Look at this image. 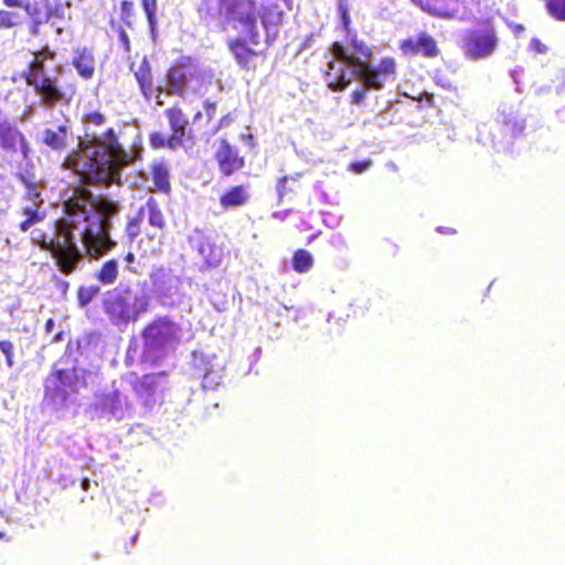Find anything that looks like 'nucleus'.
I'll return each mask as SVG.
<instances>
[{"label":"nucleus","mask_w":565,"mask_h":565,"mask_svg":"<svg viewBox=\"0 0 565 565\" xmlns=\"http://www.w3.org/2000/svg\"><path fill=\"white\" fill-rule=\"evenodd\" d=\"M367 166H369V163H366V162H358V163H353L352 168L356 172H362L367 168Z\"/></svg>","instance_id":"5fc2aeb1"},{"label":"nucleus","mask_w":565,"mask_h":565,"mask_svg":"<svg viewBox=\"0 0 565 565\" xmlns=\"http://www.w3.org/2000/svg\"><path fill=\"white\" fill-rule=\"evenodd\" d=\"M82 121L85 125V134L94 132L90 129L102 127L106 122V117L100 111L93 110L84 114Z\"/></svg>","instance_id":"4c0bfd02"},{"label":"nucleus","mask_w":565,"mask_h":565,"mask_svg":"<svg viewBox=\"0 0 565 565\" xmlns=\"http://www.w3.org/2000/svg\"><path fill=\"white\" fill-rule=\"evenodd\" d=\"M118 13L119 20L124 26H126L129 30L135 29L138 20V14L134 1L121 0L119 2Z\"/></svg>","instance_id":"2f4dec72"},{"label":"nucleus","mask_w":565,"mask_h":565,"mask_svg":"<svg viewBox=\"0 0 565 565\" xmlns=\"http://www.w3.org/2000/svg\"><path fill=\"white\" fill-rule=\"evenodd\" d=\"M147 239H148L150 243H154V241H156V236H154V234H147Z\"/></svg>","instance_id":"052dcab7"},{"label":"nucleus","mask_w":565,"mask_h":565,"mask_svg":"<svg viewBox=\"0 0 565 565\" xmlns=\"http://www.w3.org/2000/svg\"><path fill=\"white\" fill-rule=\"evenodd\" d=\"M203 109H204L206 124H209L212 121V119L214 118V116L216 114V102L211 100V99H205L203 102Z\"/></svg>","instance_id":"49530a36"},{"label":"nucleus","mask_w":565,"mask_h":565,"mask_svg":"<svg viewBox=\"0 0 565 565\" xmlns=\"http://www.w3.org/2000/svg\"><path fill=\"white\" fill-rule=\"evenodd\" d=\"M54 327H55V321L53 318H50L45 321L44 323V331L45 333L50 334L53 332L54 330Z\"/></svg>","instance_id":"864d4df0"},{"label":"nucleus","mask_w":565,"mask_h":565,"mask_svg":"<svg viewBox=\"0 0 565 565\" xmlns=\"http://www.w3.org/2000/svg\"><path fill=\"white\" fill-rule=\"evenodd\" d=\"M34 58L32 61L40 62L44 67V62L46 60H53L55 57V53L51 51L47 46L42 47L40 51L33 53Z\"/></svg>","instance_id":"c03bdc74"},{"label":"nucleus","mask_w":565,"mask_h":565,"mask_svg":"<svg viewBox=\"0 0 565 565\" xmlns=\"http://www.w3.org/2000/svg\"><path fill=\"white\" fill-rule=\"evenodd\" d=\"M64 211L77 226L84 254L89 259L98 260L117 246L110 235V222L121 211L119 200L106 193L94 194L77 184L64 201Z\"/></svg>","instance_id":"f257e3e1"},{"label":"nucleus","mask_w":565,"mask_h":565,"mask_svg":"<svg viewBox=\"0 0 565 565\" xmlns=\"http://www.w3.org/2000/svg\"><path fill=\"white\" fill-rule=\"evenodd\" d=\"M9 9L7 7L0 9V31L15 29L23 23L20 13Z\"/></svg>","instance_id":"f704fd0d"},{"label":"nucleus","mask_w":565,"mask_h":565,"mask_svg":"<svg viewBox=\"0 0 565 565\" xmlns=\"http://www.w3.org/2000/svg\"><path fill=\"white\" fill-rule=\"evenodd\" d=\"M41 205H32L21 207L20 214L24 216L19 224V230L23 233L28 232L34 225L41 223L46 217V212L40 209Z\"/></svg>","instance_id":"c85d7f7f"},{"label":"nucleus","mask_w":565,"mask_h":565,"mask_svg":"<svg viewBox=\"0 0 565 565\" xmlns=\"http://www.w3.org/2000/svg\"><path fill=\"white\" fill-rule=\"evenodd\" d=\"M531 47L536 52V53H545L547 51V46L542 43L539 39H533L531 41Z\"/></svg>","instance_id":"3c124183"},{"label":"nucleus","mask_w":565,"mask_h":565,"mask_svg":"<svg viewBox=\"0 0 565 565\" xmlns=\"http://www.w3.org/2000/svg\"><path fill=\"white\" fill-rule=\"evenodd\" d=\"M64 340V331L61 330L58 332H56L54 334V337L52 338L51 342L52 343H57V342H62Z\"/></svg>","instance_id":"6e6d98bb"},{"label":"nucleus","mask_w":565,"mask_h":565,"mask_svg":"<svg viewBox=\"0 0 565 565\" xmlns=\"http://www.w3.org/2000/svg\"><path fill=\"white\" fill-rule=\"evenodd\" d=\"M276 6L259 7L257 0H217V9L213 7L212 0H201L199 13L205 21L216 17H223L226 22L235 28L239 26L246 31L249 42L254 45L259 43L257 22L260 20L265 30L270 25H278L281 22L282 13L274 12Z\"/></svg>","instance_id":"20e7f679"},{"label":"nucleus","mask_w":565,"mask_h":565,"mask_svg":"<svg viewBox=\"0 0 565 565\" xmlns=\"http://www.w3.org/2000/svg\"><path fill=\"white\" fill-rule=\"evenodd\" d=\"M85 385V374H79L76 366L53 369L44 380V401L65 406Z\"/></svg>","instance_id":"f8f14e48"},{"label":"nucleus","mask_w":565,"mask_h":565,"mask_svg":"<svg viewBox=\"0 0 565 565\" xmlns=\"http://www.w3.org/2000/svg\"><path fill=\"white\" fill-rule=\"evenodd\" d=\"M142 96L149 100L152 96L153 78L149 61L145 57L134 72Z\"/></svg>","instance_id":"b1692460"},{"label":"nucleus","mask_w":565,"mask_h":565,"mask_svg":"<svg viewBox=\"0 0 565 565\" xmlns=\"http://www.w3.org/2000/svg\"><path fill=\"white\" fill-rule=\"evenodd\" d=\"M54 278H55L56 289L60 291L62 297H66L68 289H70V282L65 279L57 277V276H55Z\"/></svg>","instance_id":"de8ad7c7"},{"label":"nucleus","mask_w":565,"mask_h":565,"mask_svg":"<svg viewBox=\"0 0 565 565\" xmlns=\"http://www.w3.org/2000/svg\"><path fill=\"white\" fill-rule=\"evenodd\" d=\"M347 36L349 44L353 50L351 54H353L362 62L369 63L367 61L373 56V50L362 39L359 38L355 31L351 32L350 35Z\"/></svg>","instance_id":"7c9ffc66"},{"label":"nucleus","mask_w":565,"mask_h":565,"mask_svg":"<svg viewBox=\"0 0 565 565\" xmlns=\"http://www.w3.org/2000/svg\"><path fill=\"white\" fill-rule=\"evenodd\" d=\"M21 77L40 96L42 104L46 107L68 104L71 100L72 96L66 94L56 78L45 73V67L38 61H31L22 71Z\"/></svg>","instance_id":"ddd939ff"},{"label":"nucleus","mask_w":565,"mask_h":565,"mask_svg":"<svg viewBox=\"0 0 565 565\" xmlns=\"http://www.w3.org/2000/svg\"><path fill=\"white\" fill-rule=\"evenodd\" d=\"M525 129V121L524 119H521L520 122H515L513 127L511 128V135L512 136H519L521 135Z\"/></svg>","instance_id":"603ef678"},{"label":"nucleus","mask_w":565,"mask_h":565,"mask_svg":"<svg viewBox=\"0 0 565 565\" xmlns=\"http://www.w3.org/2000/svg\"><path fill=\"white\" fill-rule=\"evenodd\" d=\"M136 352H137V342L130 341L128 344L127 353H126V358H125L126 365H129L130 363H132V361H134L132 353H136Z\"/></svg>","instance_id":"09e8293b"},{"label":"nucleus","mask_w":565,"mask_h":565,"mask_svg":"<svg viewBox=\"0 0 565 565\" xmlns=\"http://www.w3.org/2000/svg\"><path fill=\"white\" fill-rule=\"evenodd\" d=\"M0 351L6 356V364L8 367H12L14 365V345L10 340H0Z\"/></svg>","instance_id":"79ce46f5"},{"label":"nucleus","mask_w":565,"mask_h":565,"mask_svg":"<svg viewBox=\"0 0 565 565\" xmlns=\"http://www.w3.org/2000/svg\"><path fill=\"white\" fill-rule=\"evenodd\" d=\"M303 174L296 172L290 175H284L276 182L277 200L281 203L285 199H292L297 196L303 189L301 181Z\"/></svg>","instance_id":"aec40b11"},{"label":"nucleus","mask_w":565,"mask_h":565,"mask_svg":"<svg viewBox=\"0 0 565 565\" xmlns=\"http://www.w3.org/2000/svg\"><path fill=\"white\" fill-rule=\"evenodd\" d=\"M142 242H143V239L139 241V243H138L139 248L141 247Z\"/></svg>","instance_id":"e2e57ef3"},{"label":"nucleus","mask_w":565,"mask_h":565,"mask_svg":"<svg viewBox=\"0 0 565 565\" xmlns=\"http://www.w3.org/2000/svg\"><path fill=\"white\" fill-rule=\"evenodd\" d=\"M211 370H206L204 374L200 375L202 376V386L214 390L220 383L221 374H211Z\"/></svg>","instance_id":"37998d69"},{"label":"nucleus","mask_w":565,"mask_h":565,"mask_svg":"<svg viewBox=\"0 0 565 565\" xmlns=\"http://www.w3.org/2000/svg\"><path fill=\"white\" fill-rule=\"evenodd\" d=\"M189 84V74L183 66L170 67L167 72L168 92L171 95L183 97Z\"/></svg>","instance_id":"5701e85b"},{"label":"nucleus","mask_w":565,"mask_h":565,"mask_svg":"<svg viewBox=\"0 0 565 565\" xmlns=\"http://www.w3.org/2000/svg\"><path fill=\"white\" fill-rule=\"evenodd\" d=\"M248 43H250L248 39L235 36L227 40L226 46L242 70L254 72L257 67L255 58L259 55L265 56V53L252 49Z\"/></svg>","instance_id":"f3484780"},{"label":"nucleus","mask_w":565,"mask_h":565,"mask_svg":"<svg viewBox=\"0 0 565 565\" xmlns=\"http://www.w3.org/2000/svg\"><path fill=\"white\" fill-rule=\"evenodd\" d=\"M88 486H89V480H88V479H83V481H82V488H83L84 490H87Z\"/></svg>","instance_id":"bf43d9fd"},{"label":"nucleus","mask_w":565,"mask_h":565,"mask_svg":"<svg viewBox=\"0 0 565 565\" xmlns=\"http://www.w3.org/2000/svg\"><path fill=\"white\" fill-rule=\"evenodd\" d=\"M150 308L147 292H138L130 286H119L108 291L103 301V310L115 326H127L137 322Z\"/></svg>","instance_id":"6e6552de"},{"label":"nucleus","mask_w":565,"mask_h":565,"mask_svg":"<svg viewBox=\"0 0 565 565\" xmlns=\"http://www.w3.org/2000/svg\"><path fill=\"white\" fill-rule=\"evenodd\" d=\"M213 159L217 164L218 171L224 177H231L245 167V157L224 138L217 141Z\"/></svg>","instance_id":"2eb2a0df"},{"label":"nucleus","mask_w":565,"mask_h":565,"mask_svg":"<svg viewBox=\"0 0 565 565\" xmlns=\"http://www.w3.org/2000/svg\"><path fill=\"white\" fill-rule=\"evenodd\" d=\"M151 180L157 191L162 193H169L170 186V172L167 163L160 161L156 162L150 168Z\"/></svg>","instance_id":"cd10ccee"},{"label":"nucleus","mask_w":565,"mask_h":565,"mask_svg":"<svg viewBox=\"0 0 565 565\" xmlns=\"http://www.w3.org/2000/svg\"><path fill=\"white\" fill-rule=\"evenodd\" d=\"M138 210H142V217L147 216L148 223L160 231H163L167 226L166 218L160 209L158 201L150 196L146 201L145 205L140 206Z\"/></svg>","instance_id":"393cba45"},{"label":"nucleus","mask_w":565,"mask_h":565,"mask_svg":"<svg viewBox=\"0 0 565 565\" xmlns=\"http://www.w3.org/2000/svg\"><path fill=\"white\" fill-rule=\"evenodd\" d=\"M401 52L406 56H424L435 58L440 54L437 41L426 31L419 32L416 36H409L399 42Z\"/></svg>","instance_id":"dca6fc26"},{"label":"nucleus","mask_w":565,"mask_h":565,"mask_svg":"<svg viewBox=\"0 0 565 565\" xmlns=\"http://www.w3.org/2000/svg\"><path fill=\"white\" fill-rule=\"evenodd\" d=\"M227 118H228V115H226V116H224V117H222V118H221V120H220V122H218V125H217V127H216L215 131H216V130H218V129L221 128V126L223 125V122H224Z\"/></svg>","instance_id":"13d9d810"},{"label":"nucleus","mask_w":565,"mask_h":565,"mask_svg":"<svg viewBox=\"0 0 565 565\" xmlns=\"http://www.w3.org/2000/svg\"><path fill=\"white\" fill-rule=\"evenodd\" d=\"M142 224V210H138L134 216L127 220L124 228V235L129 243H134L136 238L141 234Z\"/></svg>","instance_id":"72a5a7b5"},{"label":"nucleus","mask_w":565,"mask_h":565,"mask_svg":"<svg viewBox=\"0 0 565 565\" xmlns=\"http://www.w3.org/2000/svg\"><path fill=\"white\" fill-rule=\"evenodd\" d=\"M119 276V264L116 258L105 260L94 273V278L103 286L114 285Z\"/></svg>","instance_id":"a878e982"},{"label":"nucleus","mask_w":565,"mask_h":565,"mask_svg":"<svg viewBox=\"0 0 565 565\" xmlns=\"http://www.w3.org/2000/svg\"><path fill=\"white\" fill-rule=\"evenodd\" d=\"M51 230L52 233L34 230L31 233V241L51 254L62 274L71 275L83 260L84 253L75 242L77 226L71 216L65 214V217L52 222Z\"/></svg>","instance_id":"423d86ee"},{"label":"nucleus","mask_w":565,"mask_h":565,"mask_svg":"<svg viewBox=\"0 0 565 565\" xmlns=\"http://www.w3.org/2000/svg\"><path fill=\"white\" fill-rule=\"evenodd\" d=\"M141 7L145 11L149 28L153 32L157 28V17L156 15H157V10H158V2H157V0H141Z\"/></svg>","instance_id":"ea45409f"},{"label":"nucleus","mask_w":565,"mask_h":565,"mask_svg":"<svg viewBox=\"0 0 565 565\" xmlns=\"http://www.w3.org/2000/svg\"><path fill=\"white\" fill-rule=\"evenodd\" d=\"M110 24L113 28H116L118 39H119V42H120L124 51L129 52L130 51V41H129L128 34L126 33L125 29L121 25L116 26L114 21H111Z\"/></svg>","instance_id":"a18cd8bd"},{"label":"nucleus","mask_w":565,"mask_h":565,"mask_svg":"<svg viewBox=\"0 0 565 565\" xmlns=\"http://www.w3.org/2000/svg\"><path fill=\"white\" fill-rule=\"evenodd\" d=\"M330 50L334 60L327 65L328 87L333 92H343L351 85L352 75H355L360 85L349 95L350 104L355 107L365 105L369 90H382L388 81L396 78L397 64L392 56L382 57L376 65H372L349 54L341 42H333Z\"/></svg>","instance_id":"f03ea898"},{"label":"nucleus","mask_w":565,"mask_h":565,"mask_svg":"<svg viewBox=\"0 0 565 565\" xmlns=\"http://www.w3.org/2000/svg\"><path fill=\"white\" fill-rule=\"evenodd\" d=\"M163 114L168 120L171 134L167 137L159 131L150 132V146L153 149L168 148L170 150L193 146L196 140L195 129L189 127V119L183 110L174 105L164 109Z\"/></svg>","instance_id":"9b49d317"},{"label":"nucleus","mask_w":565,"mask_h":565,"mask_svg":"<svg viewBox=\"0 0 565 565\" xmlns=\"http://www.w3.org/2000/svg\"><path fill=\"white\" fill-rule=\"evenodd\" d=\"M72 64L81 77L90 79L95 74V56L93 49L78 46L74 52Z\"/></svg>","instance_id":"412c9836"},{"label":"nucleus","mask_w":565,"mask_h":565,"mask_svg":"<svg viewBox=\"0 0 565 565\" xmlns=\"http://www.w3.org/2000/svg\"><path fill=\"white\" fill-rule=\"evenodd\" d=\"M70 126L63 122L56 128H45L42 132L41 142L54 151H62L67 147Z\"/></svg>","instance_id":"4be33fe9"},{"label":"nucleus","mask_w":565,"mask_h":565,"mask_svg":"<svg viewBox=\"0 0 565 565\" xmlns=\"http://www.w3.org/2000/svg\"><path fill=\"white\" fill-rule=\"evenodd\" d=\"M313 266L312 255L303 248H298L294 252L291 257V267L298 274L309 271Z\"/></svg>","instance_id":"473e14b6"},{"label":"nucleus","mask_w":565,"mask_h":565,"mask_svg":"<svg viewBox=\"0 0 565 565\" xmlns=\"http://www.w3.org/2000/svg\"><path fill=\"white\" fill-rule=\"evenodd\" d=\"M154 252H156V246H154V245H152V246L150 247V253L152 254V253H154Z\"/></svg>","instance_id":"680f3d73"},{"label":"nucleus","mask_w":565,"mask_h":565,"mask_svg":"<svg viewBox=\"0 0 565 565\" xmlns=\"http://www.w3.org/2000/svg\"><path fill=\"white\" fill-rule=\"evenodd\" d=\"M420 8L433 17L443 19L458 18V11L441 3V0H413Z\"/></svg>","instance_id":"bb28decb"},{"label":"nucleus","mask_w":565,"mask_h":565,"mask_svg":"<svg viewBox=\"0 0 565 565\" xmlns=\"http://www.w3.org/2000/svg\"><path fill=\"white\" fill-rule=\"evenodd\" d=\"M250 199V185L241 183L226 188L220 195L218 202L223 210H233L246 206Z\"/></svg>","instance_id":"6ab92c4d"},{"label":"nucleus","mask_w":565,"mask_h":565,"mask_svg":"<svg viewBox=\"0 0 565 565\" xmlns=\"http://www.w3.org/2000/svg\"><path fill=\"white\" fill-rule=\"evenodd\" d=\"M337 8L341 19L342 29L347 35H350V33L353 32V30L351 28L349 1L338 0Z\"/></svg>","instance_id":"58836bf2"},{"label":"nucleus","mask_w":565,"mask_h":565,"mask_svg":"<svg viewBox=\"0 0 565 565\" xmlns=\"http://www.w3.org/2000/svg\"><path fill=\"white\" fill-rule=\"evenodd\" d=\"M62 167L74 171L81 185L109 188L119 183L120 169L125 166L107 156L103 149H95L82 139L77 148L64 158Z\"/></svg>","instance_id":"39448f33"},{"label":"nucleus","mask_w":565,"mask_h":565,"mask_svg":"<svg viewBox=\"0 0 565 565\" xmlns=\"http://www.w3.org/2000/svg\"><path fill=\"white\" fill-rule=\"evenodd\" d=\"M199 253L209 267L218 266L223 259V249L210 241H205L200 244Z\"/></svg>","instance_id":"c756f323"},{"label":"nucleus","mask_w":565,"mask_h":565,"mask_svg":"<svg viewBox=\"0 0 565 565\" xmlns=\"http://www.w3.org/2000/svg\"><path fill=\"white\" fill-rule=\"evenodd\" d=\"M498 41L493 22L487 19L482 21L480 28L470 29L463 33L460 49L467 58L478 61L493 54Z\"/></svg>","instance_id":"4468645a"},{"label":"nucleus","mask_w":565,"mask_h":565,"mask_svg":"<svg viewBox=\"0 0 565 565\" xmlns=\"http://www.w3.org/2000/svg\"><path fill=\"white\" fill-rule=\"evenodd\" d=\"M167 376L166 371L148 373L131 381L130 385L134 393L147 405L154 401L158 392L162 391L160 380Z\"/></svg>","instance_id":"a211bd4d"},{"label":"nucleus","mask_w":565,"mask_h":565,"mask_svg":"<svg viewBox=\"0 0 565 565\" xmlns=\"http://www.w3.org/2000/svg\"><path fill=\"white\" fill-rule=\"evenodd\" d=\"M119 405V392L113 391L111 393L104 394L98 401L96 407L103 412L115 414Z\"/></svg>","instance_id":"e433bc0d"},{"label":"nucleus","mask_w":565,"mask_h":565,"mask_svg":"<svg viewBox=\"0 0 565 565\" xmlns=\"http://www.w3.org/2000/svg\"><path fill=\"white\" fill-rule=\"evenodd\" d=\"M180 328L168 316H159L141 330L142 351L140 362L148 366L158 365L167 355L168 347L178 341Z\"/></svg>","instance_id":"1a4fd4ad"},{"label":"nucleus","mask_w":565,"mask_h":565,"mask_svg":"<svg viewBox=\"0 0 565 565\" xmlns=\"http://www.w3.org/2000/svg\"><path fill=\"white\" fill-rule=\"evenodd\" d=\"M124 260L126 263V269L132 274H137V269L131 266L136 260V255L132 252H128L125 255Z\"/></svg>","instance_id":"8fccbe9b"},{"label":"nucleus","mask_w":565,"mask_h":565,"mask_svg":"<svg viewBox=\"0 0 565 565\" xmlns=\"http://www.w3.org/2000/svg\"><path fill=\"white\" fill-rule=\"evenodd\" d=\"M21 180L26 188V193L24 199L32 202V205H42L43 199L41 198V192L35 183L29 181L25 177L21 175Z\"/></svg>","instance_id":"a19ab883"},{"label":"nucleus","mask_w":565,"mask_h":565,"mask_svg":"<svg viewBox=\"0 0 565 565\" xmlns=\"http://www.w3.org/2000/svg\"><path fill=\"white\" fill-rule=\"evenodd\" d=\"M3 7L21 8L29 18L28 34L41 35V28L47 23L65 20L70 2L63 0H1Z\"/></svg>","instance_id":"9d476101"},{"label":"nucleus","mask_w":565,"mask_h":565,"mask_svg":"<svg viewBox=\"0 0 565 565\" xmlns=\"http://www.w3.org/2000/svg\"><path fill=\"white\" fill-rule=\"evenodd\" d=\"M203 113L201 110L196 111L192 117V126L194 127L199 121L203 119Z\"/></svg>","instance_id":"4d7b16f0"},{"label":"nucleus","mask_w":565,"mask_h":565,"mask_svg":"<svg viewBox=\"0 0 565 565\" xmlns=\"http://www.w3.org/2000/svg\"><path fill=\"white\" fill-rule=\"evenodd\" d=\"M95 149H103L107 156L118 163L127 167L135 160V150L140 148L141 135L129 122H120L116 127H109L102 134L86 132L84 138Z\"/></svg>","instance_id":"0eeeda50"},{"label":"nucleus","mask_w":565,"mask_h":565,"mask_svg":"<svg viewBox=\"0 0 565 565\" xmlns=\"http://www.w3.org/2000/svg\"><path fill=\"white\" fill-rule=\"evenodd\" d=\"M99 294L100 288L97 285L79 286L76 290L78 306L82 308L88 306Z\"/></svg>","instance_id":"c9c22d12"},{"label":"nucleus","mask_w":565,"mask_h":565,"mask_svg":"<svg viewBox=\"0 0 565 565\" xmlns=\"http://www.w3.org/2000/svg\"><path fill=\"white\" fill-rule=\"evenodd\" d=\"M276 6L259 7L257 0H217V9L213 7L212 0H201L199 13L205 21L216 17H223L226 22L235 28L239 26L246 31L249 42L254 45L259 43L257 22L260 20L265 30L270 25H278L281 22L282 13L274 12Z\"/></svg>","instance_id":"7ed1b4c3"}]
</instances>
